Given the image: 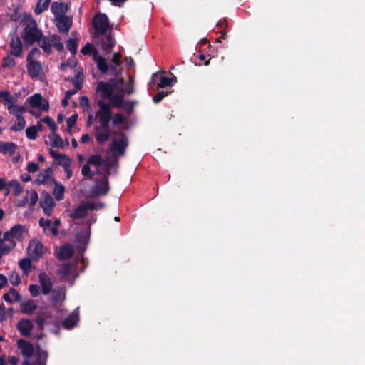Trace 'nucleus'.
<instances>
[{
    "mask_svg": "<svg viewBox=\"0 0 365 365\" xmlns=\"http://www.w3.org/2000/svg\"><path fill=\"white\" fill-rule=\"evenodd\" d=\"M110 164L98 154L90 156L86 163L82 167L81 174L86 178L91 179L95 174L103 175V178L98 180L92 188V196H101L107 194L109 190L108 178L110 174Z\"/></svg>",
    "mask_w": 365,
    "mask_h": 365,
    "instance_id": "obj_1",
    "label": "nucleus"
},
{
    "mask_svg": "<svg viewBox=\"0 0 365 365\" xmlns=\"http://www.w3.org/2000/svg\"><path fill=\"white\" fill-rule=\"evenodd\" d=\"M93 24L96 43L103 50L110 52L115 42L111 36L112 27L109 25L107 16L103 14L96 15L93 18Z\"/></svg>",
    "mask_w": 365,
    "mask_h": 365,
    "instance_id": "obj_2",
    "label": "nucleus"
},
{
    "mask_svg": "<svg viewBox=\"0 0 365 365\" xmlns=\"http://www.w3.org/2000/svg\"><path fill=\"white\" fill-rule=\"evenodd\" d=\"M26 229L24 225L17 224L6 231L3 235L0 231V265L2 257L9 255L16 246V241L24 239Z\"/></svg>",
    "mask_w": 365,
    "mask_h": 365,
    "instance_id": "obj_3",
    "label": "nucleus"
},
{
    "mask_svg": "<svg viewBox=\"0 0 365 365\" xmlns=\"http://www.w3.org/2000/svg\"><path fill=\"white\" fill-rule=\"evenodd\" d=\"M18 348L24 358V365H46L48 353L38 348L35 350L30 342L20 339L17 342Z\"/></svg>",
    "mask_w": 365,
    "mask_h": 365,
    "instance_id": "obj_4",
    "label": "nucleus"
},
{
    "mask_svg": "<svg viewBox=\"0 0 365 365\" xmlns=\"http://www.w3.org/2000/svg\"><path fill=\"white\" fill-rule=\"evenodd\" d=\"M115 90L116 86L113 81L108 83L100 82L97 85V91L101 93L103 97L107 98L113 106L123 107L124 106L123 95L115 93Z\"/></svg>",
    "mask_w": 365,
    "mask_h": 365,
    "instance_id": "obj_5",
    "label": "nucleus"
},
{
    "mask_svg": "<svg viewBox=\"0 0 365 365\" xmlns=\"http://www.w3.org/2000/svg\"><path fill=\"white\" fill-rule=\"evenodd\" d=\"M43 34L38 29L37 24L33 19H29L21 34V37L24 43L27 46H31L34 43L39 41L41 39Z\"/></svg>",
    "mask_w": 365,
    "mask_h": 365,
    "instance_id": "obj_6",
    "label": "nucleus"
},
{
    "mask_svg": "<svg viewBox=\"0 0 365 365\" xmlns=\"http://www.w3.org/2000/svg\"><path fill=\"white\" fill-rule=\"evenodd\" d=\"M25 103L31 108L28 110L29 113L36 118H39L41 113L36 111L35 109H38L41 111H48L49 109L48 101L45 98H43L41 95L39 93H36L29 97Z\"/></svg>",
    "mask_w": 365,
    "mask_h": 365,
    "instance_id": "obj_7",
    "label": "nucleus"
},
{
    "mask_svg": "<svg viewBox=\"0 0 365 365\" xmlns=\"http://www.w3.org/2000/svg\"><path fill=\"white\" fill-rule=\"evenodd\" d=\"M120 58L121 54L120 53H114L111 60L112 65L109 66L104 58L98 57L96 58L98 68L103 73H106L110 71L113 74L118 75L121 71L120 67Z\"/></svg>",
    "mask_w": 365,
    "mask_h": 365,
    "instance_id": "obj_8",
    "label": "nucleus"
},
{
    "mask_svg": "<svg viewBox=\"0 0 365 365\" xmlns=\"http://www.w3.org/2000/svg\"><path fill=\"white\" fill-rule=\"evenodd\" d=\"M103 207L104 205L101 202H83L73 209L70 217L73 219H81L87 216L90 212L98 210Z\"/></svg>",
    "mask_w": 365,
    "mask_h": 365,
    "instance_id": "obj_9",
    "label": "nucleus"
},
{
    "mask_svg": "<svg viewBox=\"0 0 365 365\" xmlns=\"http://www.w3.org/2000/svg\"><path fill=\"white\" fill-rule=\"evenodd\" d=\"M46 252L47 248L41 241L34 239L29 242L27 252L31 259L38 260Z\"/></svg>",
    "mask_w": 365,
    "mask_h": 365,
    "instance_id": "obj_10",
    "label": "nucleus"
},
{
    "mask_svg": "<svg viewBox=\"0 0 365 365\" xmlns=\"http://www.w3.org/2000/svg\"><path fill=\"white\" fill-rule=\"evenodd\" d=\"M48 301L53 306L61 304L66 299V290L64 287L56 286L51 289V292L47 295Z\"/></svg>",
    "mask_w": 365,
    "mask_h": 365,
    "instance_id": "obj_11",
    "label": "nucleus"
},
{
    "mask_svg": "<svg viewBox=\"0 0 365 365\" xmlns=\"http://www.w3.org/2000/svg\"><path fill=\"white\" fill-rule=\"evenodd\" d=\"M170 76H165L159 73H155L152 75L151 83L156 85L157 88L171 86L176 82V77L172 73Z\"/></svg>",
    "mask_w": 365,
    "mask_h": 365,
    "instance_id": "obj_12",
    "label": "nucleus"
},
{
    "mask_svg": "<svg viewBox=\"0 0 365 365\" xmlns=\"http://www.w3.org/2000/svg\"><path fill=\"white\" fill-rule=\"evenodd\" d=\"M99 110L96 113V117L98 119L100 125H109L111 118L110 106L102 101H98Z\"/></svg>",
    "mask_w": 365,
    "mask_h": 365,
    "instance_id": "obj_13",
    "label": "nucleus"
},
{
    "mask_svg": "<svg viewBox=\"0 0 365 365\" xmlns=\"http://www.w3.org/2000/svg\"><path fill=\"white\" fill-rule=\"evenodd\" d=\"M128 146V140L125 135L120 133L118 138L114 139L110 145V150L115 156L123 155Z\"/></svg>",
    "mask_w": 365,
    "mask_h": 365,
    "instance_id": "obj_14",
    "label": "nucleus"
},
{
    "mask_svg": "<svg viewBox=\"0 0 365 365\" xmlns=\"http://www.w3.org/2000/svg\"><path fill=\"white\" fill-rule=\"evenodd\" d=\"M38 283L41 288V292L43 295H48L53 288L54 279L44 272H40L38 274Z\"/></svg>",
    "mask_w": 365,
    "mask_h": 365,
    "instance_id": "obj_15",
    "label": "nucleus"
},
{
    "mask_svg": "<svg viewBox=\"0 0 365 365\" xmlns=\"http://www.w3.org/2000/svg\"><path fill=\"white\" fill-rule=\"evenodd\" d=\"M94 135L98 144L103 145L110 136L108 125H100L95 128Z\"/></svg>",
    "mask_w": 365,
    "mask_h": 365,
    "instance_id": "obj_16",
    "label": "nucleus"
},
{
    "mask_svg": "<svg viewBox=\"0 0 365 365\" xmlns=\"http://www.w3.org/2000/svg\"><path fill=\"white\" fill-rule=\"evenodd\" d=\"M38 199V196L35 190H27L24 198L23 200H18L16 205L19 207H25L26 205L32 207L36 205Z\"/></svg>",
    "mask_w": 365,
    "mask_h": 365,
    "instance_id": "obj_17",
    "label": "nucleus"
},
{
    "mask_svg": "<svg viewBox=\"0 0 365 365\" xmlns=\"http://www.w3.org/2000/svg\"><path fill=\"white\" fill-rule=\"evenodd\" d=\"M49 153L51 157L55 160V162L58 165L62 166L63 168L71 167L72 164V160L68 156L58 153L57 151L50 149Z\"/></svg>",
    "mask_w": 365,
    "mask_h": 365,
    "instance_id": "obj_18",
    "label": "nucleus"
},
{
    "mask_svg": "<svg viewBox=\"0 0 365 365\" xmlns=\"http://www.w3.org/2000/svg\"><path fill=\"white\" fill-rule=\"evenodd\" d=\"M11 54L15 56H20L22 54V43L16 33L10 36Z\"/></svg>",
    "mask_w": 365,
    "mask_h": 365,
    "instance_id": "obj_19",
    "label": "nucleus"
},
{
    "mask_svg": "<svg viewBox=\"0 0 365 365\" xmlns=\"http://www.w3.org/2000/svg\"><path fill=\"white\" fill-rule=\"evenodd\" d=\"M55 24L59 32L67 34L71 28L72 19L67 16L55 18Z\"/></svg>",
    "mask_w": 365,
    "mask_h": 365,
    "instance_id": "obj_20",
    "label": "nucleus"
},
{
    "mask_svg": "<svg viewBox=\"0 0 365 365\" xmlns=\"http://www.w3.org/2000/svg\"><path fill=\"white\" fill-rule=\"evenodd\" d=\"M55 182L51 168H47L41 171L37 176L35 182L38 185L49 184Z\"/></svg>",
    "mask_w": 365,
    "mask_h": 365,
    "instance_id": "obj_21",
    "label": "nucleus"
},
{
    "mask_svg": "<svg viewBox=\"0 0 365 365\" xmlns=\"http://www.w3.org/2000/svg\"><path fill=\"white\" fill-rule=\"evenodd\" d=\"M59 274L65 280H71L77 276L76 268L73 265L64 264L59 269Z\"/></svg>",
    "mask_w": 365,
    "mask_h": 365,
    "instance_id": "obj_22",
    "label": "nucleus"
},
{
    "mask_svg": "<svg viewBox=\"0 0 365 365\" xmlns=\"http://www.w3.org/2000/svg\"><path fill=\"white\" fill-rule=\"evenodd\" d=\"M40 204L44 213L48 216L51 215L53 207L55 205L53 197L48 193H45L43 195V198Z\"/></svg>",
    "mask_w": 365,
    "mask_h": 365,
    "instance_id": "obj_23",
    "label": "nucleus"
},
{
    "mask_svg": "<svg viewBox=\"0 0 365 365\" xmlns=\"http://www.w3.org/2000/svg\"><path fill=\"white\" fill-rule=\"evenodd\" d=\"M9 113L14 115L16 118H23V115L26 113V108L24 106H20L16 103L14 100L6 106Z\"/></svg>",
    "mask_w": 365,
    "mask_h": 365,
    "instance_id": "obj_24",
    "label": "nucleus"
},
{
    "mask_svg": "<svg viewBox=\"0 0 365 365\" xmlns=\"http://www.w3.org/2000/svg\"><path fill=\"white\" fill-rule=\"evenodd\" d=\"M48 140L46 143L53 148H63L65 146V143L63 138L56 133V131L51 132L48 135Z\"/></svg>",
    "mask_w": 365,
    "mask_h": 365,
    "instance_id": "obj_25",
    "label": "nucleus"
},
{
    "mask_svg": "<svg viewBox=\"0 0 365 365\" xmlns=\"http://www.w3.org/2000/svg\"><path fill=\"white\" fill-rule=\"evenodd\" d=\"M68 5L63 2H53L51 7V10L54 14L55 18L66 16L65 14L68 11Z\"/></svg>",
    "mask_w": 365,
    "mask_h": 365,
    "instance_id": "obj_26",
    "label": "nucleus"
},
{
    "mask_svg": "<svg viewBox=\"0 0 365 365\" xmlns=\"http://www.w3.org/2000/svg\"><path fill=\"white\" fill-rule=\"evenodd\" d=\"M28 61V73L29 74L34 78L38 77L42 72V66L38 61Z\"/></svg>",
    "mask_w": 365,
    "mask_h": 365,
    "instance_id": "obj_27",
    "label": "nucleus"
},
{
    "mask_svg": "<svg viewBox=\"0 0 365 365\" xmlns=\"http://www.w3.org/2000/svg\"><path fill=\"white\" fill-rule=\"evenodd\" d=\"M73 252V247L70 245H64L56 250V255L61 259L70 258Z\"/></svg>",
    "mask_w": 365,
    "mask_h": 365,
    "instance_id": "obj_28",
    "label": "nucleus"
},
{
    "mask_svg": "<svg viewBox=\"0 0 365 365\" xmlns=\"http://www.w3.org/2000/svg\"><path fill=\"white\" fill-rule=\"evenodd\" d=\"M17 327L22 335L27 336L32 330L33 324L29 319H22L18 323Z\"/></svg>",
    "mask_w": 365,
    "mask_h": 365,
    "instance_id": "obj_29",
    "label": "nucleus"
},
{
    "mask_svg": "<svg viewBox=\"0 0 365 365\" xmlns=\"http://www.w3.org/2000/svg\"><path fill=\"white\" fill-rule=\"evenodd\" d=\"M78 310H75L63 322V326L66 329H71L78 322Z\"/></svg>",
    "mask_w": 365,
    "mask_h": 365,
    "instance_id": "obj_30",
    "label": "nucleus"
},
{
    "mask_svg": "<svg viewBox=\"0 0 365 365\" xmlns=\"http://www.w3.org/2000/svg\"><path fill=\"white\" fill-rule=\"evenodd\" d=\"M3 298L6 302L11 304L15 302H19L21 297L15 289L12 288L8 293L4 294Z\"/></svg>",
    "mask_w": 365,
    "mask_h": 365,
    "instance_id": "obj_31",
    "label": "nucleus"
},
{
    "mask_svg": "<svg viewBox=\"0 0 365 365\" xmlns=\"http://www.w3.org/2000/svg\"><path fill=\"white\" fill-rule=\"evenodd\" d=\"M37 306L32 300H26L23 302L20 305L21 311L23 313L31 314L36 310Z\"/></svg>",
    "mask_w": 365,
    "mask_h": 365,
    "instance_id": "obj_32",
    "label": "nucleus"
},
{
    "mask_svg": "<svg viewBox=\"0 0 365 365\" xmlns=\"http://www.w3.org/2000/svg\"><path fill=\"white\" fill-rule=\"evenodd\" d=\"M16 151V145L11 142L0 143V153L4 154H14Z\"/></svg>",
    "mask_w": 365,
    "mask_h": 365,
    "instance_id": "obj_33",
    "label": "nucleus"
},
{
    "mask_svg": "<svg viewBox=\"0 0 365 365\" xmlns=\"http://www.w3.org/2000/svg\"><path fill=\"white\" fill-rule=\"evenodd\" d=\"M53 195L58 201L62 200L64 197L65 187L62 184L54 182Z\"/></svg>",
    "mask_w": 365,
    "mask_h": 365,
    "instance_id": "obj_34",
    "label": "nucleus"
},
{
    "mask_svg": "<svg viewBox=\"0 0 365 365\" xmlns=\"http://www.w3.org/2000/svg\"><path fill=\"white\" fill-rule=\"evenodd\" d=\"M30 258H24L19 260V266L25 274H28L31 268V260Z\"/></svg>",
    "mask_w": 365,
    "mask_h": 365,
    "instance_id": "obj_35",
    "label": "nucleus"
},
{
    "mask_svg": "<svg viewBox=\"0 0 365 365\" xmlns=\"http://www.w3.org/2000/svg\"><path fill=\"white\" fill-rule=\"evenodd\" d=\"M51 0H38L37 4H36V6L35 9L36 14H41L42 12L46 11L48 7V6L51 3Z\"/></svg>",
    "mask_w": 365,
    "mask_h": 365,
    "instance_id": "obj_36",
    "label": "nucleus"
},
{
    "mask_svg": "<svg viewBox=\"0 0 365 365\" xmlns=\"http://www.w3.org/2000/svg\"><path fill=\"white\" fill-rule=\"evenodd\" d=\"M8 186L13 189L14 195L19 196L23 192V187L20 185L19 182L16 180H12L8 183Z\"/></svg>",
    "mask_w": 365,
    "mask_h": 365,
    "instance_id": "obj_37",
    "label": "nucleus"
},
{
    "mask_svg": "<svg viewBox=\"0 0 365 365\" xmlns=\"http://www.w3.org/2000/svg\"><path fill=\"white\" fill-rule=\"evenodd\" d=\"M49 41L51 43V46H55L58 51L63 48V45L61 43V38L58 35H51L48 36Z\"/></svg>",
    "mask_w": 365,
    "mask_h": 365,
    "instance_id": "obj_38",
    "label": "nucleus"
},
{
    "mask_svg": "<svg viewBox=\"0 0 365 365\" xmlns=\"http://www.w3.org/2000/svg\"><path fill=\"white\" fill-rule=\"evenodd\" d=\"M26 126V120L24 118H16L11 129L14 131L22 130Z\"/></svg>",
    "mask_w": 365,
    "mask_h": 365,
    "instance_id": "obj_39",
    "label": "nucleus"
},
{
    "mask_svg": "<svg viewBox=\"0 0 365 365\" xmlns=\"http://www.w3.org/2000/svg\"><path fill=\"white\" fill-rule=\"evenodd\" d=\"M40 43V46L41 48L46 53H50L51 48V43L49 41V39L48 37H43V36L41 37V39H40L39 41H38Z\"/></svg>",
    "mask_w": 365,
    "mask_h": 365,
    "instance_id": "obj_40",
    "label": "nucleus"
},
{
    "mask_svg": "<svg viewBox=\"0 0 365 365\" xmlns=\"http://www.w3.org/2000/svg\"><path fill=\"white\" fill-rule=\"evenodd\" d=\"M77 118H78V115L77 114H73L71 116H70L66 120V123H67V127H68L67 130H66L67 133H72V128L76 125Z\"/></svg>",
    "mask_w": 365,
    "mask_h": 365,
    "instance_id": "obj_41",
    "label": "nucleus"
},
{
    "mask_svg": "<svg viewBox=\"0 0 365 365\" xmlns=\"http://www.w3.org/2000/svg\"><path fill=\"white\" fill-rule=\"evenodd\" d=\"M39 225L41 227L43 228L46 234L51 235V233L48 232V229L53 226V223L50 220L41 218L39 220Z\"/></svg>",
    "mask_w": 365,
    "mask_h": 365,
    "instance_id": "obj_42",
    "label": "nucleus"
},
{
    "mask_svg": "<svg viewBox=\"0 0 365 365\" xmlns=\"http://www.w3.org/2000/svg\"><path fill=\"white\" fill-rule=\"evenodd\" d=\"M0 98L1 101H2L6 106L9 104V103H11L13 101H14L13 97L7 91H1Z\"/></svg>",
    "mask_w": 365,
    "mask_h": 365,
    "instance_id": "obj_43",
    "label": "nucleus"
},
{
    "mask_svg": "<svg viewBox=\"0 0 365 365\" xmlns=\"http://www.w3.org/2000/svg\"><path fill=\"white\" fill-rule=\"evenodd\" d=\"M29 291L31 295L34 297H36L39 296L41 293H42L40 284H30L29 287Z\"/></svg>",
    "mask_w": 365,
    "mask_h": 365,
    "instance_id": "obj_44",
    "label": "nucleus"
},
{
    "mask_svg": "<svg viewBox=\"0 0 365 365\" xmlns=\"http://www.w3.org/2000/svg\"><path fill=\"white\" fill-rule=\"evenodd\" d=\"M67 48L73 55L76 54L78 48L77 40L76 38H70L67 43Z\"/></svg>",
    "mask_w": 365,
    "mask_h": 365,
    "instance_id": "obj_45",
    "label": "nucleus"
},
{
    "mask_svg": "<svg viewBox=\"0 0 365 365\" xmlns=\"http://www.w3.org/2000/svg\"><path fill=\"white\" fill-rule=\"evenodd\" d=\"M81 52L83 55L93 54L94 56H96V53L93 45L91 43H87L86 45H85V46L83 47L81 50ZM95 58L96 59L98 57L95 56Z\"/></svg>",
    "mask_w": 365,
    "mask_h": 365,
    "instance_id": "obj_46",
    "label": "nucleus"
},
{
    "mask_svg": "<svg viewBox=\"0 0 365 365\" xmlns=\"http://www.w3.org/2000/svg\"><path fill=\"white\" fill-rule=\"evenodd\" d=\"M80 105L84 110L87 112L91 111V106L89 103V100L86 96H81L80 98Z\"/></svg>",
    "mask_w": 365,
    "mask_h": 365,
    "instance_id": "obj_47",
    "label": "nucleus"
},
{
    "mask_svg": "<svg viewBox=\"0 0 365 365\" xmlns=\"http://www.w3.org/2000/svg\"><path fill=\"white\" fill-rule=\"evenodd\" d=\"M41 122H43L46 123L49 128L51 129V132L56 131L58 126L56 124V123L48 116L45 117L44 118L41 120Z\"/></svg>",
    "mask_w": 365,
    "mask_h": 365,
    "instance_id": "obj_48",
    "label": "nucleus"
},
{
    "mask_svg": "<svg viewBox=\"0 0 365 365\" xmlns=\"http://www.w3.org/2000/svg\"><path fill=\"white\" fill-rule=\"evenodd\" d=\"M9 281L14 286H17L21 283V277L16 272H12L9 275Z\"/></svg>",
    "mask_w": 365,
    "mask_h": 365,
    "instance_id": "obj_49",
    "label": "nucleus"
},
{
    "mask_svg": "<svg viewBox=\"0 0 365 365\" xmlns=\"http://www.w3.org/2000/svg\"><path fill=\"white\" fill-rule=\"evenodd\" d=\"M26 137L30 140H35L37 136V132L36 128L33 126H30L26 130Z\"/></svg>",
    "mask_w": 365,
    "mask_h": 365,
    "instance_id": "obj_50",
    "label": "nucleus"
},
{
    "mask_svg": "<svg viewBox=\"0 0 365 365\" xmlns=\"http://www.w3.org/2000/svg\"><path fill=\"white\" fill-rule=\"evenodd\" d=\"M125 121V117L121 113H117L113 119V124L114 125H119Z\"/></svg>",
    "mask_w": 365,
    "mask_h": 365,
    "instance_id": "obj_51",
    "label": "nucleus"
},
{
    "mask_svg": "<svg viewBox=\"0 0 365 365\" xmlns=\"http://www.w3.org/2000/svg\"><path fill=\"white\" fill-rule=\"evenodd\" d=\"M60 225V220H56L53 223V226L48 229V232L51 233V235L56 236L58 234V227Z\"/></svg>",
    "mask_w": 365,
    "mask_h": 365,
    "instance_id": "obj_52",
    "label": "nucleus"
},
{
    "mask_svg": "<svg viewBox=\"0 0 365 365\" xmlns=\"http://www.w3.org/2000/svg\"><path fill=\"white\" fill-rule=\"evenodd\" d=\"M15 65V61L14 59L11 56H6L4 59V67H8L11 68L13 67Z\"/></svg>",
    "mask_w": 365,
    "mask_h": 365,
    "instance_id": "obj_53",
    "label": "nucleus"
},
{
    "mask_svg": "<svg viewBox=\"0 0 365 365\" xmlns=\"http://www.w3.org/2000/svg\"><path fill=\"white\" fill-rule=\"evenodd\" d=\"M133 83H134V78L130 77V84L128 86H125L124 88V92L125 93L131 94L134 92Z\"/></svg>",
    "mask_w": 365,
    "mask_h": 365,
    "instance_id": "obj_54",
    "label": "nucleus"
},
{
    "mask_svg": "<svg viewBox=\"0 0 365 365\" xmlns=\"http://www.w3.org/2000/svg\"><path fill=\"white\" fill-rule=\"evenodd\" d=\"M81 88V85L78 82H76L75 83V88L74 89H72V90H70L68 91H67L65 94V96H66L67 98H70L71 97V96L76 94L77 93V91Z\"/></svg>",
    "mask_w": 365,
    "mask_h": 365,
    "instance_id": "obj_55",
    "label": "nucleus"
},
{
    "mask_svg": "<svg viewBox=\"0 0 365 365\" xmlns=\"http://www.w3.org/2000/svg\"><path fill=\"white\" fill-rule=\"evenodd\" d=\"M39 167L38 164L34 162H31L28 164L27 170L29 173H35L38 170Z\"/></svg>",
    "mask_w": 365,
    "mask_h": 365,
    "instance_id": "obj_56",
    "label": "nucleus"
},
{
    "mask_svg": "<svg viewBox=\"0 0 365 365\" xmlns=\"http://www.w3.org/2000/svg\"><path fill=\"white\" fill-rule=\"evenodd\" d=\"M40 53V51L38 48H33L29 53L28 56H27V61H34V58Z\"/></svg>",
    "mask_w": 365,
    "mask_h": 365,
    "instance_id": "obj_57",
    "label": "nucleus"
},
{
    "mask_svg": "<svg viewBox=\"0 0 365 365\" xmlns=\"http://www.w3.org/2000/svg\"><path fill=\"white\" fill-rule=\"evenodd\" d=\"M168 95L167 93L165 92H160L158 95L153 96V101L155 102V103H158L160 102L165 96H166Z\"/></svg>",
    "mask_w": 365,
    "mask_h": 365,
    "instance_id": "obj_58",
    "label": "nucleus"
},
{
    "mask_svg": "<svg viewBox=\"0 0 365 365\" xmlns=\"http://www.w3.org/2000/svg\"><path fill=\"white\" fill-rule=\"evenodd\" d=\"M76 66V62L75 61V60L73 58L69 60V63L66 64V63H62L61 64V68L63 70H65L66 69V68L68 66H70L71 68H74L75 66Z\"/></svg>",
    "mask_w": 365,
    "mask_h": 365,
    "instance_id": "obj_59",
    "label": "nucleus"
},
{
    "mask_svg": "<svg viewBox=\"0 0 365 365\" xmlns=\"http://www.w3.org/2000/svg\"><path fill=\"white\" fill-rule=\"evenodd\" d=\"M8 279L2 274H0V289H2L7 284Z\"/></svg>",
    "mask_w": 365,
    "mask_h": 365,
    "instance_id": "obj_60",
    "label": "nucleus"
},
{
    "mask_svg": "<svg viewBox=\"0 0 365 365\" xmlns=\"http://www.w3.org/2000/svg\"><path fill=\"white\" fill-rule=\"evenodd\" d=\"M63 170H64V172L66 175V178L68 179L71 178L73 175V172H72V170L71 168V167H66V168H63Z\"/></svg>",
    "mask_w": 365,
    "mask_h": 365,
    "instance_id": "obj_61",
    "label": "nucleus"
},
{
    "mask_svg": "<svg viewBox=\"0 0 365 365\" xmlns=\"http://www.w3.org/2000/svg\"><path fill=\"white\" fill-rule=\"evenodd\" d=\"M91 140V136L88 134H83L81 136V142L82 143H88Z\"/></svg>",
    "mask_w": 365,
    "mask_h": 365,
    "instance_id": "obj_62",
    "label": "nucleus"
},
{
    "mask_svg": "<svg viewBox=\"0 0 365 365\" xmlns=\"http://www.w3.org/2000/svg\"><path fill=\"white\" fill-rule=\"evenodd\" d=\"M8 361L12 365H16L19 362L18 358L14 356H9Z\"/></svg>",
    "mask_w": 365,
    "mask_h": 365,
    "instance_id": "obj_63",
    "label": "nucleus"
},
{
    "mask_svg": "<svg viewBox=\"0 0 365 365\" xmlns=\"http://www.w3.org/2000/svg\"><path fill=\"white\" fill-rule=\"evenodd\" d=\"M6 185H8V183H6L5 179L0 178V191H1L4 189H5Z\"/></svg>",
    "mask_w": 365,
    "mask_h": 365,
    "instance_id": "obj_64",
    "label": "nucleus"
}]
</instances>
